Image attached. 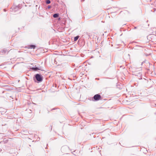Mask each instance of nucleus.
<instances>
[{"label":"nucleus","mask_w":156,"mask_h":156,"mask_svg":"<svg viewBox=\"0 0 156 156\" xmlns=\"http://www.w3.org/2000/svg\"><path fill=\"white\" fill-rule=\"evenodd\" d=\"M35 76L36 79L38 82H40L42 81L43 78L41 75L37 74L35 75Z\"/></svg>","instance_id":"obj_1"},{"label":"nucleus","mask_w":156,"mask_h":156,"mask_svg":"<svg viewBox=\"0 0 156 156\" xmlns=\"http://www.w3.org/2000/svg\"><path fill=\"white\" fill-rule=\"evenodd\" d=\"M101 98V95L99 94L95 95L93 97V98L96 101L99 100Z\"/></svg>","instance_id":"obj_2"},{"label":"nucleus","mask_w":156,"mask_h":156,"mask_svg":"<svg viewBox=\"0 0 156 156\" xmlns=\"http://www.w3.org/2000/svg\"><path fill=\"white\" fill-rule=\"evenodd\" d=\"M134 74L136 76H139V79H142L141 74L140 72H139L138 73L135 72L134 73Z\"/></svg>","instance_id":"obj_3"},{"label":"nucleus","mask_w":156,"mask_h":156,"mask_svg":"<svg viewBox=\"0 0 156 156\" xmlns=\"http://www.w3.org/2000/svg\"><path fill=\"white\" fill-rule=\"evenodd\" d=\"M7 111V110L3 108H0V113L2 114H3L5 113Z\"/></svg>","instance_id":"obj_4"},{"label":"nucleus","mask_w":156,"mask_h":156,"mask_svg":"<svg viewBox=\"0 0 156 156\" xmlns=\"http://www.w3.org/2000/svg\"><path fill=\"white\" fill-rule=\"evenodd\" d=\"M12 11L14 12H15L16 11L19 9V8L17 6H13L12 7Z\"/></svg>","instance_id":"obj_5"},{"label":"nucleus","mask_w":156,"mask_h":156,"mask_svg":"<svg viewBox=\"0 0 156 156\" xmlns=\"http://www.w3.org/2000/svg\"><path fill=\"white\" fill-rule=\"evenodd\" d=\"M32 69H33L34 70L36 71L37 70H41V71H43V70L41 69V67L38 68L37 67H32Z\"/></svg>","instance_id":"obj_6"},{"label":"nucleus","mask_w":156,"mask_h":156,"mask_svg":"<svg viewBox=\"0 0 156 156\" xmlns=\"http://www.w3.org/2000/svg\"><path fill=\"white\" fill-rule=\"evenodd\" d=\"M36 47V46L35 45H31L28 46V48H29L31 49H34Z\"/></svg>","instance_id":"obj_7"},{"label":"nucleus","mask_w":156,"mask_h":156,"mask_svg":"<svg viewBox=\"0 0 156 156\" xmlns=\"http://www.w3.org/2000/svg\"><path fill=\"white\" fill-rule=\"evenodd\" d=\"M59 14L58 13H55L53 15V17L55 18H57L58 17Z\"/></svg>","instance_id":"obj_8"},{"label":"nucleus","mask_w":156,"mask_h":156,"mask_svg":"<svg viewBox=\"0 0 156 156\" xmlns=\"http://www.w3.org/2000/svg\"><path fill=\"white\" fill-rule=\"evenodd\" d=\"M79 36H76V37H74V41H76L78 39V38H79Z\"/></svg>","instance_id":"obj_9"},{"label":"nucleus","mask_w":156,"mask_h":156,"mask_svg":"<svg viewBox=\"0 0 156 156\" xmlns=\"http://www.w3.org/2000/svg\"><path fill=\"white\" fill-rule=\"evenodd\" d=\"M51 2L49 0H47L46 1V3L47 4H50Z\"/></svg>","instance_id":"obj_10"},{"label":"nucleus","mask_w":156,"mask_h":156,"mask_svg":"<svg viewBox=\"0 0 156 156\" xmlns=\"http://www.w3.org/2000/svg\"><path fill=\"white\" fill-rule=\"evenodd\" d=\"M48 8L49 9V8H51V6L50 5H49L48 6Z\"/></svg>","instance_id":"obj_11"},{"label":"nucleus","mask_w":156,"mask_h":156,"mask_svg":"<svg viewBox=\"0 0 156 156\" xmlns=\"http://www.w3.org/2000/svg\"><path fill=\"white\" fill-rule=\"evenodd\" d=\"M136 27H134V29H136Z\"/></svg>","instance_id":"obj_12"},{"label":"nucleus","mask_w":156,"mask_h":156,"mask_svg":"<svg viewBox=\"0 0 156 156\" xmlns=\"http://www.w3.org/2000/svg\"><path fill=\"white\" fill-rule=\"evenodd\" d=\"M34 80L35 82H36V80H35V79L34 78Z\"/></svg>","instance_id":"obj_13"},{"label":"nucleus","mask_w":156,"mask_h":156,"mask_svg":"<svg viewBox=\"0 0 156 156\" xmlns=\"http://www.w3.org/2000/svg\"><path fill=\"white\" fill-rule=\"evenodd\" d=\"M60 20V18H59V19H58V20Z\"/></svg>","instance_id":"obj_14"},{"label":"nucleus","mask_w":156,"mask_h":156,"mask_svg":"<svg viewBox=\"0 0 156 156\" xmlns=\"http://www.w3.org/2000/svg\"><path fill=\"white\" fill-rule=\"evenodd\" d=\"M63 147H62V149L63 148Z\"/></svg>","instance_id":"obj_15"},{"label":"nucleus","mask_w":156,"mask_h":156,"mask_svg":"<svg viewBox=\"0 0 156 156\" xmlns=\"http://www.w3.org/2000/svg\"><path fill=\"white\" fill-rule=\"evenodd\" d=\"M4 10L5 11V9H4Z\"/></svg>","instance_id":"obj_16"},{"label":"nucleus","mask_w":156,"mask_h":156,"mask_svg":"<svg viewBox=\"0 0 156 156\" xmlns=\"http://www.w3.org/2000/svg\"><path fill=\"white\" fill-rule=\"evenodd\" d=\"M4 10L5 11V9H4Z\"/></svg>","instance_id":"obj_17"}]
</instances>
